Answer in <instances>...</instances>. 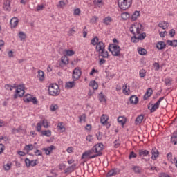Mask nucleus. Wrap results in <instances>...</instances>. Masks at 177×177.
Segmentation results:
<instances>
[{"label":"nucleus","mask_w":177,"mask_h":177,"mask_svg":"<svg viewBox=\"0 0 177 177\" xmlns=\"http://www.w3.org/2000/svg\"><path fill=\"white\" fill-rule=\"evenodd\" d=\"M129 30L133 35V37H131V42L133 44H136L139 41H143L146 38V33L142 32L143 25L140 23L136 22L131 24Z\"/></svg>","instance_id":"1"},{"label":"nucleus","mask_w":177,"mask_h":177,"mask_svg":"<svg viewBox=\"0 0 177 177\" xmlns=\"http://www.w3.org/2000/svg\"><path fill=\"white\" fill-rule=\"evenodd\" d=\"M103 147H104V145L103 143H98L93 147V148L91 150L86 151L82 155L81 159L84 160V158H86V157H88L90 160H92V158H96V157H100L102 154V151H103Z\"/></svg>","instance_id":"2"},{"label":"nucleus","mask_w":177,"mask_h":177,"mask_svg":"<svg viewBox=\"0 0 177 177\" xmlns=\"http://www.w3.org/2000/svg\"><path fill=\"white\" fill-rule=\"evenodd\" d=\"M108 50L113 56H121V48L117 44H111L109 45Z\"/></svg>","instance_id":"3"},{"label":"nucleus","mask_w":177,"mask_h":177,"mask_svg":"<svg viewBox=\"0 0 177 177\" xmlns=\"http://www.w3.org/2000/svg\"><path fill=\"white\" fill-rule=\"evenodd\" d=\"M48 93L50 96H59L60 95V87L57 84H50L48 86Z\"/></svg>","instance_id":"4"},{"label":"nucleus","mask_w":177,"mask_h":177,"mask_svg":"<svg viewBox=\"0 0 177 177\" xmlns=\"http://www.w3.org/2000/svg\"><path fill=\"white\" fill-rule=\"evenodd\" d=\"M118 5L120 9L122 10H127L129 9L132 5V0H118Z\"/></svg>","instance_id":"5"},{"label":"nucleus","mask_w":177,"mask_h":177,"mask_svg":"<svg viewBox=\"0 0 177 177\" xmlns=\"http://www.w3.org/2000/svg\"><path fill=\"white\" fill-rule=\"evenodd\" d=\"M24 96V85H19L17 87L15 93L14 95V99H17V97H23Z\"/></svg>","instance_id":"6"},{"label":"nucleus","mask_w":177,"mask_h":177,"mask_svg":"<svg viewBox=\"0 0 177 177\" xmlns=\"http://www.w3.org/2000/svg\"><path fill=\"white\" fill-rule=\"evenodd\" d=\"M82 74V72L81 71V68L76 67L73 71L72 78L73 81H77V80H80V78H81Z\"/></svg>","instance_id":"7"},{"label":"nucleus","mask_w":177,"mask_h":177,"mask_svg":"<svg viewBox=\"0 0 177 177\" xmlns=\"http://www.w3.org/2000/svg\"><path fill=\"white\" fill-rule=\"evenodd\" d=\"M162 100H164V97H160L159 100L153 105L148 106V109L150 110L151 113H154V111H156V110L160 107V104Z\"/></svg>","instance_id":"8"},{"label":"nucleus","mask_w":177,"mask_h":177,"mask_svg":"<svg viewBox=\"0 0 177 177\" xmlns=\"http://www.w3.org/2000/svg\"><path fill=\"white\" fill-rule=\"evenodd\" d=\"M53 150H56V147H55V145H50L48 147L42 149V151H45V154H46V156H50V153H52Z\"/></svg>","instance_id":"9"},{"label":"nucleus","mask_w":177,"mask_h":177,"mask_svg":"<svg viewBox=\"0 0 177 177\" xmlns=\"http://www.w3.org/2000/svg\"><path fill=\"white\" fill-rule=\"evenodd\" d=\"M95 49L99 53L102 52V50H103L104 49H106V45L104 44V43H103V41H100L96 45Z\"/></svg>","instance_id":"10"},{"label":"nucleus","mask_w":177,"mask_h":177,"mask_svg":"<svg viewBox=\"0 0 177 177\" xmlns=\"http://www.w3.org/2000/svg\"><path fill=\"white\" fill-rule=\"evenodd\" d=\"M151 153L152 154L151 160H153V161L156 160L158 156H160V153L156 147L152 148Z\"/></svg>","instance_id":"11"},{"label":"nucleus","mask_w":177,"mask_h":177,"mask_svg":"<svg viewBox=\"0 0 177 177\" xmlns=\"http://www.w3.org/2000/svg\"><path fill=\"white\" fill-rule=\"evenodd\" d=\"M132 171L134 172V174H136L137 175H139L142 174V167L138 165H133L131 167Z\"/></svg>","instance_id":"12"},{"label":"nucleus","mask_w":177,"mask_h":177,"mask_svg":"<svg viewBox=\"0 0 177 177\" xmlns=\"http://www.w3.org/2000/svg\"><path fill=\"white\" fill-rule=\"evenodd\" d=\"M76 167L77 165L75 164H73L71 166L68 167V168L64 170L65 174H71V172H74Z\"/></svg>","instance_id":"13"},{"label":"nucleus","mask_w":177,"mask_h":177,"mask_svg":"<svg viewBox=\"0 0 177 177\" xmlns=\"http://www.w3.org/2000/svg\"><path fill=\"white\" fill-rule=\"evenodd\" d=\"M149 151L146 149H140L138 150L139 157H147L149 154Z\"/></svg>","instance_id":"14"},{"label":"nucleus","mask_w":177,"mask_h":177,"mask_svg":"<svg viewBox=\"0 0 177 177\" xmlns=\"http://www.w3.org/2000/svg\"><path fill=\"white\" fill-rule=\"evenodd\" d=\"M99 56L104 59H109V51L106 50V48L98 53Z\"/></svg>","instance_id":"15"},{"label":"nucleus","mask_w":177,"mask_h":177,"mask_svg":"<svg viewBox=\"0 0 177 177\" xmlns=\"http://www.w3.org/2000/svg\"><path fill=\"white\" fill-rule=\"evenodd\" d=\"M158 27L162 28V30H167L168 27H169V23L164 21L158 24Z\"/></svg>","instance_id":"16"},{"label":"nucleus","mask_w":177,"mask_h":177,"mask_svg":"<svg viewBox=\"0 0 177 177\" xmlns=\"http://www.w3.org/2000/svg\"><path fill=\"white\" fill-rule=\"evenodd\" d=\"M10 24L11 26V28H15L17 26V24H19V20L17 19V18L14 17L11 19Z\"/></svg>","instance_id":"17"},{"label":"nucleus","mask_w":177,"mask_h":177,"mask_svg":"<svg viewBox=\"0 0 177 177\" xmlns=\"http://www.w3.org/2000/svg\"><path fill=\"white\" fill-rule=\"evenodd\" d=\"M165 46H167V44L164 41H158L156 44V48L159 50H162V49H165Z\"/></svg>","instance_id":"18"},{"label":"nucleus","mask_w":177,"mask_h":177,"mask_svg":"<svg viewBox=\"0 0 177 177\" xmlns=\"http://www.w3.org/2000/svg\"><path fill=\"white\" fill-rule=\"evenodd\" d=\"M140 16V12L139 11H135L131 17V21H136V20H138V17Z\"/></svg>","instance_id":"19"},{"label":"nucleus","mask_w":177,"mask_h":177,"mask_svg":"<svg viewBox=\"0 0 177 177\" xmlns=\"http://www.w3.org/2000/svg\"><path fill=\"white\" fill-rule=\"evenodd\" d=\"M131 104H138L139 98L136 95H132L129 99Z\"/></svg>","instance_id":"20"},{"label":"nucleus","mask_w":177,"mask_h":177,"mask_svg":"<svg viewBox=\"0 0 177 177\" xmlns=\"http://www.w3.org/2000/svg\"><path fill=\"white\" fill-rule=\"evenodd\" d=\"M89 86L93 88L94 91H96L99 88V84H97L95 80H93L89 82Z\"/></svg>","instance_id":"21"},{"label":"nucleus","mask_w":177,"mask_h":177,"mask_svg":"<svg viewBox=\"0 0 177 177\" xmlns=\"http://www.w3.org/2000/svg\"><path fill=\"white\" fill-rule=\"evenodd\" d=\"M153 95V89L151 88H148L144 95V100H147V98L150 97Z\"/></svg>","instance_id":"22"},{"label":"nucleus","mask_w":177,"mask_h":177,"mask_svg":"<svg viewBox=\"0 0 177 177\" xmlns=\"http://www.w3.org/2000/svg\"><path fill=\"white\" fill-rule=\"evenodd\" d=\"M107 121H109V116H107V115L103 114L100 118L101 124H102V125H105Z\"/></svg>","instance_id":"23"},{"label":"nucleus","mask_w":177,"mask_h":177,"mask_svg":"<svg viewBox=\"0 0 177 177\" xmlns=\"http://www.w3.org/2000/svg\"><path fill=\"white\" fill-rule=\"evenodd\" d=\"M98 99L100 103H106V95L103 94L102 91L99 93Z\"/></svg>","instance_id":"24"},{"label":"nucleus","mask_w":177,"mask_h":177,"mask_svg":"<svg viewBox=\"0 0 177 177\" xmlns=\"http://www.w3.org/2000/svg\"><path fill=\"white\" fill-rule=\"evenodd\" d=\"M111 21H113V18H111V17H106L103 19V23L104 24H106V26H110Z\"/></svg>","instance_id":"25"},{"label":"nucleus","mask_w":177,"mask_h":177,"mask_svg":"<svg viewBox=\"0 0 177 177\" xmlns=\"http://www.w3.org/2000/svg\"><path fill=\"white\" fill-rule=\"evenodd\" d=\"M118 122L124 127L127 122V118H125V117L120 116L118 118Z\"/></svg>","instance_id":"26"},{"label":"nucleus","mask_w":177,"mask_h":177,"mask_svg":"<svg viewBox=\"0 0 177 177\" xmlns=\"http://www.w3.org/2000/svg\"><path fill=\"white\" fill-rule=\"evenodd\" d=\"M3 9L5 10H10V0H6L3 3Z\"/></svg>","instance_id":"27"},{"label":"nucleus","mask_w":177,"mask_h":177,"mask_svg":"<svg viewBox=\"0 0 177 177\" xmlns=\"http://www.w3.org/2000/svg\"><path fill=\"white\" fill-rule=\"evenodd\" d=\"M93 5L97 8H102L103 6V0H94Z\"/></svg>","instance_id":"28"},{"label":"nucleus","mask_w":177,"mask_h":177,"mask_svg":"<svg viewBox=\"0 0 177 177\" xmlns=\"http://www.w3.org/2000/svg\"><path fill=\"white\" fill-rule=\"evenodd\" d=\"M75 86V82H68L65 84V88H67L68 89H71V88H74Z\"/></svg>","instance_id":"29"},{"label":"nucleus","mask_w":177,"mask_h":177,"mask_svg":"<svg viewBox=\"0 0 177 177\" xmlns=\"http://www.w3.org/2000/svg\"><path fill=\"white\" fill-rule=\"evenodd\" d=\"M117 175V169H113L106 174V177L115 176Z\"/></svg>","instance_id":"30"},{"label":"nucleus","mask_w":177,"mask_h":177,"mask_svg":"<svg viewBox=\"0 0 177 177\" xmlns=\"http://www.w3.org/2000/svg\"><path fill=\"white\" fill-rule=\"evenodd\" d=\"M99 37L97 36L94 37L91 41V44L93 45V46H96L97 43H99Z\"/></svg>","instance_id":"31"},{"label":"nucleus","mask_w":177,"mask_h":177,"mask_svg":"<svg viewBox=\"0 0 177 177\" xmlns=\"http://www.w3.org/2000/svg\"><path fill=\"white\" fill-rule=\"evenodd\" d=\"M57 128L59 131H61L62 132H64L66 131V127H64V125H63L62 122L57 124Z\"/></svg>","instance_id":"32"},{"label":"nucleus","mask_w":177,"mask_h":177,"mask_svg":"<svg viewBox=\"0 0 177 177\" xmlns=\"http://www.w3.org/2000/svg\"><path fill=\"white\" fill-rule=\"evenodd\" d=\"M37 78H39V81H44L45 80L44 71H38Z\"/></svg>","instance_id":"33"},{"label":"nucleus","mask_w":177,"mask_h":177,"mask_svg":"<svg viewBox=\"0 0 177 177\" xmlns=\"http://www.w3.org/2000/svg\"><path fill=\"white\" fill-rule=\"evenodd\" d=\"M145 118V116L143 115H138L136 119V123L138 124H142V122L143 121V119Z\"/></svg>","instance_id":"34"},{"label":"nucleus","mask_w":177,"mask_h":177,"mask_svg":"<svg viewBox=\"0 0 177 177\" xmlns=\"http://www.w3.org/2000/svg\"><path fill=\"white\" fill-rule=\"evenodd\" d=\"M41 134L49 138L52 136V131L50 130L41 131Z\"/></svg>","instance_id":"35"},{"label":"nucleus","mask_w":177,"mask_h":177,"mask_svg":"<svg viewBox=\"0 0 177 177\" xmlns=\"http://www.w3.org/2000/svg\"><path fill=\"white\" fill-rule=\"evenodd\" d=\"M32 95H30V94H27L26 95V97H24V102H26V103H30V102H31V100H32Z\"/></svg>","instance_id":"36"},{"label":"nucleus","mask_w":177,"mask_h":177,"mask_svg":"<svg viewBox=\"0 0 177 177\" xmlns=\"http://www.w3.org/2000/svg\"><path fill=\"white\" fill-rule=\"evenodd\" d=\"M24 150L26 151H31V150H34V145L32 144L27 145L24 147Z\"/></svg>","instance_id":"37"},{"label":"nucleus","mask_w":177,"mask_h":177,"mask_svg":"<svg viewBox=\"0 0 177 177\" xmlns=\"http://www.w3.org/2000/svg\"><path fill=\"white\" fill-rule=\"evenodd\" d=\"M57 6L59 9H64V7L66 6V3L63 0L59 1Z\"/></svg>","instance_id":"38"},{"label":"nucleus","mask_w":177,"mask_h":177,"mask_svg":"<svg viewBox=\"0 0 177 177\" xmlns=\"http://www.w3.org/2000/svg\"><path fill=\"white\" fill-rule=\"evenodd\" d=\"M21 131H23V126H19L17 129H12V133H19Z\"/></svg>","instance_id":"39"},{"label":"nucleus","mask_w":177,"mask_h":177,"mask_svg":"<svg viewBox=\"0 0 177 177\" xmlns=\"http://www.w3.org/2000/svg\"><path fill=\"white\" fill-rule=\"evenodd\" d=\"M61 62L63 63V64L67 66V64H68V57H67V56L62 57Z\"/></svg>","instance_id":"40"},{"label":"nucleus","mask_w":177,"mask_h":177,"mask_svg":"<svg viewBox=\"0 0 177 177\" xmlns=\"http://www.w3.org/2000/svg\"><path fill=\"white\" fill-rule=\"evenodd\" d=\"M122 91H123L124 95H129V88L127 87L126 84H124V85H123Z\"/></svg>","instance_id":"41"},{"label":"nucleus","mask_w":177,"mask_h":177,"mask_svg":"<svg viewBox=\"0 0 177 177\" xmlns=\"http://www.w3.org/2000/svg\"><path fill=\"white\" fill-rule=\"evenodd\" d=\"M11 168H12V162H9L3 165V169L5 171H10Z\"/></svg>","instance_id":"42"},{"label":"nucleus","mask_w":177,"mask_h":177,"mask_svg":"<svg viewBox=\"0 0 177 177\" xmlns=\"http://www.w3.org/2000/svg\"><path fill=\"white\" fill-rule=\"evenodd\" d=\"M138 51L139 55H146V53H147V51L146 50V49L142 48H139L138 49Z\"/></svg>","instance_id":"43"},{"label":"nucleus","mask_w":177,"mask_h":177,"mask_svg":"<svg viewBox=\"0 0 177 177\" xmlns=\"http://www.w3.org/2000/svg\"><path fill=\"white\" fill-rule=\"evenodd\" d=\"M57 109H59V106L56 104H53L50 106V111H56V110H57Z\"/></svg>","instance_id":"44"},{"label":"nucleus","mask_w":177,"mask_h":177,"mask_svg":"<svg viewBox=\"0 0 177 177\" xmlns=\"http://www.w3.org/2000/svg\"><path fill=\"white\" fill-rule=\"evenodd\" d=\"M18 37L20 38L21 41H23V39H26V33L23 32H19L18 34Z\"/></svg>","instance_id":"45"},{"label":"nucleus","mask_w":177,"mask_h":177,"mask_svg":"<svg viewBox=\"0 0 177 177\" xmlns=\"http://www.w3.org/2000/svg\"><path fill=\"white\" fill-rule=\"evenodd\" d=\"M122 19H123V20H127L128 19H129V13L128 12L122 13Z\"/></svg>","instance_id":"46"},{"label":"nucleus","mask_w":177,"mask_h":177,"mask_svg":"<svg viewBox=\"0 0 177 177\" xmlns=\"http://www.w3.org/2000/svg\"><path fill=\"white\" fill-rule=\"evenodd\" d=\"M15 88H16V86H12L10 84L5 85V89H7L8 91H13V89H15Z\"/></svg>","instance_id":"47"},{"label":"nucleus","mask_w":177,"mask_h":177,"mask_svg":"<svg viewBox=\"0 0 177 177\" xmlns=\"http://www.w3.org/2000/svg\"><path fill=\"white\" fill-rule=\"evenodd\" d=\"M41 124L44 128H48L49 127V122L47 120H43Z\"/></svg>","instance_id":"48"},{"label":"nucleus","mask_w":177,"mask_h":177,"mask_svg":"<svg viewBox=\"0 0 177 177\" xmlns=\"http://www.w3.org/2000/svg\"><path fill=\"white\" fill-rule=\"evenodd\" d=\"M103 138V134L99 131L96 133V138L97 139V140H102Z\"/></svg>","instance_id":"49"},{"label":"nucleus","mask_w":177,"mask_h":177,"mask_svg":"<svg viewBox=\"0 0 177 177\" xmlns=\"http://www.w3.org/2000/svg\"><path fill=\"white\" fill-rule=\"evenodd\" d=\"M66 53L67 56H73L74 55L75 52L73 50H66Z\"/></svg>","instance_id":"50"},{"label":"nucleus","mask_w":177,"mask_h":177,"mask_svg":"<svg viewBox=\"0 0 177 177\" xmlns=\"http://www.w3.org/2000/svg\"><path fill=\"white\" fill-rule=\"evenodd\" d=\"M171 78L165 79V85H167L168 86H171Z\"/></svg>","instance_id":"51"},{"label":"nucleus","mask_w":177,"mask_h":177,"mask_svg":"<svg viewBox=\"0 0 177 177\" xmlns=\"http://www.w3.org/2000/svg\"><path fill=\"white\" fill-rule=\"evenodd\" d=\"M86 120V115L82 114L79 117V121L80 122H82V121H85Z\"/></svg>","instance_id":"52"},{"label":"nucleus","mask_w":177,"mask_h":177,"mask_svg":"<svg viewBox=\"0 0 177 177\" xmlns=\"http://www.w3.org/2000/svg\"><path fill=\"white\" fill-rule=\"evenodd\" d=\"M136 157H138V155H136L135 152L131 151L129 154V158L131 160V158H136Z\"/></svg>","instance_id":"53"},{"label":"nucleus","mask_w":177,"mask_h":177,"mask_svg":"<svg viewBox=\"0 0 177 177\" xmlns=\"http://www.w3.org/2000/svg\"><path fill=\"white\" fill-rule=\"evenodd\" d=\"M25 163H26L27 168H28L29 167H31V160H30V159L26 158L25 159Z\"/></svg>","instance_id":"54"},{"label":"nucleus","mask_w":177,"mask_h":177,"mask_svg":"<svg viewBox=\"0 0 177 177\" xmlns=\"http://www.w3.org/2000/svg\"><path fill=\"white\" fill-rule=\"evenodd\" d=\"M42 123L39 122L37 124V127H36V129L37 131V132H41V129L42 128Z\"/></svg>","instance_id":"55"},{"label":"nucleus","mask_w":177,"mask_h":177,"mask_svg":"<svg viewBox=\"0 0 177 177\" xmlns=\"http://www.w3.org/2000/svg\"><path fill=\"white\" fill-rule=\"evenodd\" d=\"M97 19H98V17L96 16L93 17L91 19V23H93V24H95V23H96V21H97Z\"/></svg>","instance_id":"56"},{"label":"nucleus","mask_w":177,"mask_h":177,"mask_svg":"<svg viewBox=\"0 0 177 177\" xmlns=\"http://www.w3.org/2000/svg\"><path fill=\"white\" fill-rule=\"evenodd\" d=\"M113 143H114V147H115V149L120 147V142L119 140H115Z\"/></svg>","instance_id":"57"},{"label":"nucleus","mask_w":177,"mask_h":177,"mask_svg":"<svg viewBox=\"0 0 177 177\" xmlns=\"http://www.w3.org/2000/svg\"><path fill=\"white\" fill-rule=\"evenodd\" d=\"M139 74H140V77H141V78L145 77V76L146 75V73L145 72V70L140 71Z\"/></svg>","instance_id":"58"},{"label":"nucleus","mask_w":177,"mask_h":177,"mask_svg":"<svg viewBox=\"0 0 177 177\" xmlns=\"http://www.w3.org/2000/svg\"><path fill=\"white\" fill-rule=\"evenodd\" d=\"M75 34V30H74V28H72L68 31V35H74Z\"/></svg>","instance_id":"59"},{"label":"nucleus","mask_w":177,"mask_h":177,"mask_svg":"<svg viewBox=\"0 0 177 177\" xmlns=\"http://www.w3.org/2000/svg\"><path fill=\"white\" fill-rule=\"evenodd\" d=\"M44 8L45 6H44V5H38L37 7V12H39V10H44Z\"/></svg>","instance_id":"60"},{"label":"nucleus","mask_w":177,"mask_h":177,"mask_svg":"<svg viewBox=\"0 0 177 177\" xmlns=\"http://www.w3.org/2000/svg\"><path fill=\"white\" fill-rule=\"evenodd\" d=\"M159 177H171V176L166 173L162 172L159 174Z\"/></svg>","instance_id":"61"},{"label":"nucleus","mask_w":177,"mask_h":177,"mask_svg":"<svg viewBox=\"0 0 177 177\" xmlns=\"http://www.w3.org/2000/svg\"><path fill=\"white\" fill-rule=\"evenodd\" d=\"M37 160H30V167H35L37 165Z\"/></svg>","instance_id":"62"},{"label":"nucleus","mask_w":177,"mask_h":177,"mask_svg":"<svg viewBox=\"0 0 177 177\" xmlns=\"http://www.w3.org/2000/svg\"><path fill=\"white\" fill-rule=\"evenodd\" d=\"M35 156H42V151H41V150H39V149H37L35 151Z\"/></svg>","instance_id":"63"},{"label":"nucleus","mask_w":177,"mask_h":177,"mask_svg":"<svg viewBox=\"0 0 177 177\" xmlns=\"http://www.w3.org/2000/svg\"><path fill=\"white\" fill-rule=\"evenodd\" d=\"M171 143H174V145H177V138L171 137Z\"/></svg>","instance_id":"64"}]
</instances>
